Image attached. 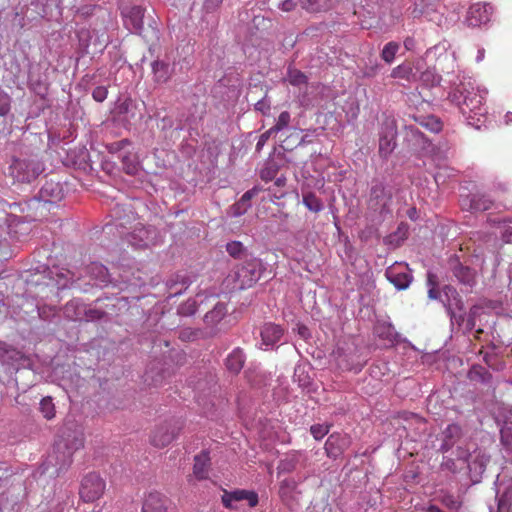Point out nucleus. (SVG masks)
Masks as SVG:
<instances>
[{"label":"nucleus","instance_id":"nucleus-1","mask_svg":"<svg viewBox=\"0 0 512 512\" xmlns=\"http://www.w3.org/2000/svg\"><path fill=\"white\" fill-rule=\"evenodd\" d=\"M84 445L82 427L71 418H66L60 429L52 452L42 464L43 473L58 477L71 466L73 454Z\"/></svg>","mask_w":512,"mask_h":512},{"label":"nucleus","instance_id":"nucleus-2","mask_svg":"<svg viewBox=\"0 0 512 512\" xmlns=\"http://www.w3.org/2000/svg\"><path fill=\"white\" fill-rule=\"evenodd\" d=\"M448 99L458 107L469 126L478 130L485 126L487 110L484 107L483 96L470 80H460L459 83H455L449 92Z\"/></svg>","mask_w":512,"mask_h":512},{"label":"nucleus","instance_id":"nucleus-3","mask_svg":"<svg viewBox=\"0 0 512 512\" xmlns=\"http://www.w3.org/2000/svg\"><path fill=\"white\" fill-rule=\"evenodd\" d=\"M144 14L145 9L142 6H132L122 11L125 27L140 35L151 47L159 41L160 31L155 20H151L146 27L144 26Z\"/></svg>","mask_w":512,"mask_h":512},{"label":"nucleus","instance_id":"nucleus-4","mask_svg":"<svg viewBox=\"0 0 512 512\" xmlns=\"http://www.w3.org/2000/svg\"><path fill=\"white\" fill-rule=\"evenodd\" d=\"M394 188L379 179H373L371 182L368 207L377 212L382 219L392 215V199Z\"/></svg>","mask_w":512,"mask_h":512},{"label":"nucleus","instance_id":"nucleus-5","mask_svg":"<svg viewBox=\"0 0 512 512\" xmlns=\"http://www.w3.org/2000/svg\"><path fill=\"white\" fill-rule=\"evenodd\" d=\"M264 271L262 260L252 255L235 265L230 276L233 277V281L239 289H246L252 287L261 278Z\"/></svg>","mask_w":512,"mask_h":512},{"label":"nucleus","instance_id":"nucleus-6","mask_svg":"<svg viewBox=\"0 0 512 512\" xmlns=\"http://www.w3.org/2000/svg\"><path fill=\"white\" fill-rule=\"evenodd\" d=\"M83 275L81 273L77 274L69 269H59L55 268L49 269L47 268L44 271L43 278L47 279V281L43 282L46 286L56 287L58 290H63L67 288H76L82 292H87L90 287L93 286L90 282H87L82 286L80 284V280Z\"/></svg>","mask_w":512,"mask_h":512},{"label":"nucleus","instance_id":"nucleus-7","mask_svg":"<svg viewBox=\"0 0 512 512\" xmlns=\"http://www.w3.org/2000/svg\"><path fill=\"white\" fill-rule=\"evenodd\" d=\"M44 171V164L35 156L14 157L9 165V175L15 182L31 183Z\"/></svg>","mask_w":512,"mask_h":512},{"label":"nucleus","instance_id":"nucleus-8","mask_svg":"<svg viewBox=\"0 0 512 512\" xmlns=\"http://www.w3.org/2000/svg\"><path fill=\"white\" fill-rule=\"evenodd\" d=\"M184 422L181 418H171L152 431L150 442L154 447L163 448L169 445L183 429Z\"/></svg>","mask_w":512,"mask_h":512},{"label":"nucleus","instance_id":"nucleus-9","mask_svg":"<svg viewBox=\"0 0 512 512\" xmlns=\"http://www.w3.org/2000/svg\"><path fill=\"white\" fill-rule=\"evenodd\" d=\"M397 124L393 117H385L379 130V155L387 159L395 150L397 143Z\"/></svg>","mask_w":512,"mask_h":512},{"label":"nucleus","instance_id":"nucleus-10","mask_svg":"<svg viewBox=\"0 0 512 512\" xmlns=\"http://www.w3.org/2000/svg\"><path fill=\"white\" fill-rule=\"evenodd\" d=\"M494 14V7L490 3L472 4L464 19V24L469 28H480L486 26Z\"/></svg>","mask_w":512,"mask_h":512},{"label":"nucleus","instance_id":"nucleus-11","mask_svg":"<svg viewBox=\"0 0 512 512\" xmlns=\"http://www.w3.org/2000/svg\"><path fill=\"white\" fill-rule=\"evenodd\" d=\"M385 277L399 291L406 290L413 281L412 270L404 263L396 262L386 268Z\"/></svg>","mask_w":512,"mask_h":512},{"label":"nucleus","instance_id":"nucleus-12","mask_svg":"<svg viewBox=\"0 0 512 512\" xmlns=\"http://www.w3.org/2000/svg\"><path fill=\"white\" fill-rule=\"evenodd\" d=\"M104 489V480L96 473H89L81 482L79 494L83 501L93 502L101 497Z\"/></svg>","mask_w":512,"mask_h":512},{"label":"nucleus","instance_id":"nucleus-13","mask_svg":"<svg viewBox=\"0 0 512 512\" xmlns=\"http://www.w3.org/2000/svg\"><path fill=\"white\" fill-rule=\"evenodd\" d=\"M157 236L155 227L139 224L127 234V242L135 248H147L156 244Z\"/></svg>","mask_w":512,"mask_h":512},{"label":"nucleus","instance_id":"nucleus-14","mask_svg":"<svg viewBox=\"0 0 512 512\" xmlns=\"http://www.w3.org/2000/svg\"><path fill=\"white\" fill-rule=\"evenodd\" d=\"M449 269L459 284L472 288L476 285V272L470 266L460 262L456 255L449 258Z\"/></svg>","mask_w":512,"mask_h":512},{"label":"nucleus","instance_id":"nucleus-15","mask_svg":"<svg viewBox=\"0 0 512 512\" xmlns=\"http://www.w3.org/2000/svg\"><path fill=\"white\" fill-rule=\"evenodd\" d=\"M110 222L106 223L104 229L111 226L118 228H126L134 219V213L128 204L115 203L109 210Z\"/></svg>","mask_w":512,"mask_h":512},{"label":"nucleus","instance_id":"nucleus-16","mask_svg":"<svg viewBox=\"0 0 512 512\" xmlns=\"http://www.w3.org/2000/svg\"><path fill=\"white\" fill-rule=\"evenodd\" d=\"M34 198L44 204H57L64 198L63 186L60 182L46 181Z\"/></svg>","mask_w":512,"mask_h":512},{"label":"nucleus","instance_id":"nucleus-17","mask_svg":"<svg viewBox=\"0 0 512 512\" xmlns=\"http://www.w3.org/2000/svg\"><path fill=\"white\" fill-rule=\"evenodd\" d=\"M221 500L225 508L235 509V507L232 504L233 501L238 502L246 500L248 502L249 507H255L258 505L259 497L255 491L235 489L233 491H224Z\"/></svg>","mask_w":512,"mask_h":512},{"label":"nucleus","instance_id":"nucleus-18","mask_svg":"<svg viewBox=\"0 0 512 512\" xmlns=\"http://www.w3.org/2000/svg\"><path fill=\"white\" fill-rule=\"evenodd\" d=\"M27 85L28 88L41 99H46L50 84L47 75L41 72L38 66L30 68Z\"/></svg>","mask_w":512,"mask_h":512},{"label":"nucleus","instance_id":"nucleus-19","mask_svg":"<svg viewBox=\"0 0 512 512\" xmlns=\"http://www.w3.org/2000/svg\"><path fill=\"white\" fill-rule=\"evenodd\" d=\"M351 438L348 435L339 433L331 434L325 442V451L329 458L338 459L350 447Z\"/></svg>","mask_w":512,"mask_h":512},{"label":"nucleus","instance_id":"nucleus-20","mask_svg":"<svg viewBox=\"0 0 512 512\" xmlns=\"http://www.w3.org/2000/svg\"><path fill=\"white\" fill-rule=\"evenodd\" d=\"M490 456L479 450L475 451L471 459L468 461L469 477L473 484L480 483L486 470Z\"/></svg>","mask_w":512,"mask_h":512},{"label":"nucleus","instance_id":"nucleus-21","mask_svg":"<svg viewBox=\"0 0 512 512\" xmlns=\"http://www.w3.org/2000/svg\"><path fill=\"white\" fill-rule=\"evenodd\" d=\"M153 82L157 85L166 84L174 74V65H171L168 58H157L151 63Z\"/></svg>","mask_w":512,"mask_h":512},{"label":"nucleus","instance_id":"nucleus-22","mask_svg":"<svg viewBox=\"0 0 512 512\" xmlns=\"http://www.w3.org/2000/svg\"><path fill=\"white\" fill-rule=\"evenodd\" d=\"M405 139L415 151L429 153L433 150L432 142L423 132L413 125L406 127Z\"/></svg>","mask_w":512,"mask_h":512},{"label":"nucleus","instance_id":"nucleus-23","mask_svg":"<svg viewBox=\"0 0 512 512\" xmlns=\"http://www.w3.org/2000/svg\"><path fill=\"white\" fill-rule=\"evenodd\" d=\"M171 374L172 371L169 368H165L160 361H153L145 371L144 380L149 385L158 386L170 377Z\"/></svg>","mask_w":512,"mask_h":512},{"label":"nucleus","instance_id":"nucleus-24","mask_svg":"<svg viewBox=\"0 0 512 512\" xmlns=\"http://www.w3.org/2000/svg\"><path fill=\"white\" fill-rule=\"evenodd\" d=\"M170 500L159 492H150L143 500L142 512H167Z\"/></svg>","mask_w":512,"mask_h":512},{"label":"nucleus","instance_id":"nucleus-25","mask_svg":"<svg viewBox=\"0 0 512 512\" xmlns=\"http://www.w3.org/2000/svg\"><path fill=\"white\" fill-rule=\"evenodd\" d=\"M442 293L444 296V299H442V303L445 307L446 312L454 310L463 312L465 307L464 301L454 286L449 284L444 285L442 287Z\"/></svg>","mask_w":512,"mask_h":512},{"label":"nucleus","instance_id":"nucleus-26","mask_svg":"<svg viewBox=\"0 0 512 512\" xmlns=\"http://www.w3.org/2000/svg\"><path fill=\"white\" fill-rule=\"evenodd\" d=\"M463 431L460 425L456 423L449 424L442 432V443L439 451L446 453L462 438Z\"/></svg>","mask_w":512,"mask_h":512},{"label":"nucleus","instance_id":"nucleus-27","mask_svg":"<svg viewBox=\"0 0 512 512\" xmlns=\"http://www.w3.org/2000/svg\"><path fill=\"white\" fill-rule=\"evenodd\" d=\"M494 204V201L489 195L484 193H474L463 200V207L468 206V209L474 212H484L489 210Z\"/></svg>","mask_w":512,"mask_h":512},{"label":"nucleus","instance_id":"nucleus-28","mask_svg":"<svg viewBox=\"0 0 512 512\" xmlns=\"http://www.w3.org/2000/svg\"><path fill=\"white\" fill-rule=\"evenodd\" d=\"M284 335V328L275 323H265L260 330L262 344L266 346H274Z\"/></svg>","mask_w":512,"mask_h":512},{"label":"nucleus","instance_id":"nucleus-29","mask_svg":"<svg viewBox=\"0 0 512 512\" xmlns=\"http://www.w3.org/2000/svg\"><path fill=\"white\" fill-rule=\"evenodd\" d=\"M246 355L240 347L234 348L225 358L224 366L232 375H238L244 367Z\"/></svg>","mask_w":512,"mask_h":512},{"label":"nucleus","instance_id":"nucleus-30","mask_svg":"<svg viewBox=\"0 0 512 512\" xmlns=\"http://www.w3.org/2000/svg\"><path fill=\"white\" fill-rule=\"evenodd\" d=\"M193 282L190 275L186 273H175L170 276L166 282V286L171 293V296L182 294Z\"/></svg>","mask_w":512,"mask_h":512},{"label":"nucleus","instance_id":"nucleus-31","mask_svg":"<svg viewBox=\"0 0 512 512\" xmlns=\"http://www.w3.org/2000/svg\"><path fill=\"white\" fill-rule=\"evenodd\" d=\"M85 274L95 281V285L105 286L110 282L108 269L97 262H92L84 269Z\"/></svg>","mask_w":512,"mask_h":512},{"label":"nucleus","instance_id":"nucleus-32","mask_svg":"<svg viewBox=\"0 0 512 512\" xmlns=\"http://www.w3.org/2000/svg\"><path fill=\"white\" fill-rule=\"evenodd\" d=\"M466 376L470 382L482 384L485 386L492 385V374L486 367L480 364H473L468 370Z\"/></svg>","mask_w":512,"mask_h":512},{"label":"nucleus","instance_id":"nucleus-33","mask_svg":"<svg viewBox=\"0 0 512 512\" xmlns=\"http://www.w3.org/2000/svg\"><path fill=\"white\" fill-rule=\"evenodd\" d=\"M261 189L253 187L246 191L242 197L231 206V214L234 217H239L247 212L251 206V199L255 197Z\"/></svg>","mask_w":512,"mask_h":512},{"label":"nucleus","instance_id":"nucleus-34","mask_svg":"<svg viewBox=\"0 0 512 512\" xmlns=\"http://www.w3.org/2000/svg\"><path fill=\"white\" fill-rule=\"evenodd\" d=\"M419 70L420 68L418 66L414 67L411 63L404 62L398 65L397 67L393 68L391 72V77L404 79L409 82H414L418 80L417 73Z\"/></svg>","mask_w":512,"mask_h":512},{"label":"nucleus","instance_id":"nucleus-35","mask_svg":"<svg viewBox=\"0 0 512 512\" xmlns=\"http://www.w3.org/2000/svg\"><path fill=\"white\" fill-rule=\"evenodd\" d=\"M210 466L209 451L202 450L194 457L193 473L197 479L207 478L208 468Z\"/></svg>","mask_w":512,"mask_h":512},{"label":"nucleus","instance_id":"nucleus-36","mask_svg":"<svg viewBox=\"0 0 512 512\" xmlns=\"http://www.w3.org/2000/svg\"><path fill=\"white\" fill-rule=\"evenodd\" d=\"M301 7L309 13L325 12L335 6L338 0H299Z\"/></svg>","mask_w":512,"mask_h":512},{"label":"nucleus","instance_id":"nucleus-37","mask_svg":"<svg viewBox=\"0 0 512 512\" xmlns=\"http://www.w3.org/2000/svg\"><path fill=\"white\" fill-rule=\"evenodd\" d=\"M225 250L230 257L238 260L239 262H242L253 255L242 242L236 240L227 242Z\"/></svg>","mask_w":512,"mask_h":512},{"label":"nucleus","instance_id":"nucleus-38","mask_svg":"<svg viewBox=\"0 0 512 512\" xmlns=\"http://www.w3.org/2000/svg\"><path fill=\"white\" fill-rule=\"evenodd\" d=\"M119 159L126 174L136 175L138 173L140 163L136 153H134L131 148L122 153Z\"/></svg>","mask_w":512,"mask_h":512},{"label":"nucleus","instance_id":"nucleus-39","mask_svg":"<svg viewBox=\"0 0 512 512\" xmlns=\"http://www.w3.org/2000/svg\"><path fill=\"white\" fill-rule=\"evenodd\" d=\"M86 307L80 299H72L64 306V314L71 320H82L84 319Z\"/></svg>","mask_w":512,"mask_h":512},{"label":"nucleus","instance_id":"nucleus-40","mask_svg":"<svg viewBox=\"0 0 512 512\" xmlns=\"http://www.w3.org/2000/svg\"><path fill=\"white\" fill-rule=\"evenodd\" d=\"M375 334L383 340H386L390 345L398 342L399 334L391 323H379L374 328Z\"/></svg>","mask_w":512,"mask_h":512},{"label":"nucleus","instance_id":"nucleus-41","mask_svg":"<svg viewBox=\"0 0 512 512\" xmlns=\"http://www.w3.org/2000/svg\"><path fill=\"white\" fill-rule=\"evenodd\" d=\"M22 353L13 346L0 341V362L3 364H12L22 359Z\"/></svg>","mask_w":512,"mask_h":512},{"label":"nucleus","instance_id":"nucleus-42","mask_svg":"<svg viewBox=\"0 0 512 512\" xmlns=\"http://www.w3.org/2000/svg\"><path fill=\"white\" fill-rule=\"evenodd\" d=\"M227 312V305L223 302H218L212 310L205 314L203 320L207 325L214 326L226 316Z\"/></svg>","mask_w":512,"mask_h":512},{"label":"nucleus","instance_id":"nucleus-43","mask_svg":"<svg viewBox=\"0 0 512 512\" xmlns=\"http://www.w3.org/2000/svg\"><path fill=\"white\" fill-rule=\"evenodd\" d=\"M95 301L100 309L105 312V317L109 321L118 314L117 302L119 299L117 297L98 298Z\"/></svg>","mask_w":512,"mask_h":512},{"label":"nucleus","instance_id":"nucleus-44","mask_svg":"<svg viewBox=\"0 0 512 512\" xmlns=\"http://www.w3.org/2000/svg\"><path fill=\"white\" fill-rule=\"evenodd\" d=\"M416 121L421 127L432 133H439L443 128L442 121L435 115L419 116Z\"/></svg>","mask_w":512,"mask_h":512},{"label":"nucleus","instance_id":"nucleus-45","mask_svg":"<svg viewBox=\"0 0 512 512\" xmlns=\"http://www.w3.org/2000/svg\"><path fill=\"white\" fill-rule=\"evenodd\" d=\"M298 483L293 478H287L281 481L279 487V496L283 501L293 498V494L297 492Z\"/></svg>","mask_w":512,"mask_h":512},{"label":"nucleus","instance_id":"nucleus-46","mask_svg":"<svg viewBox=\"0 0 512 512\" xmlns=\"http://www.w3.org/2000/svg\"><path fill=\"white\" fill-rule=\"evenodd\" d=\"M418 80L426 87H435L440 84L441 76L436 73L435 69L427 68L420 73Z\"/></svg>","mask_w":512,"mask_h":512},{"label":"nucleus","instance_id":"nucleus-47","mask_svg":"<svg viewBox=\"0 0 512 512\" xmlns=\"http://www.w3.org/2000/svg\"><path fill=\"white\" fill-rule=\"evenodd\" d=\"M302 202L305 207L311 211L318 213L323 210L324 206L320 198L313 192H307L303 194Z\"/></svg>","mask_w":512,"mask_h":512},{"label":"nucleus","instance_id":"nucleus-48","mask_svg":"<svg viewBox=\"0 0 512 512\" xmlns=\"http://www.w3.org/2000/svg\"><path fill=\"white\" fill-rule=\"evenodd\" d=\"M84 319L86 321L96 322L103 321L108 322L109 320L105 317V312H103L96 301L86 307V312Z\"/></svg>","mask_w":512,"mask_h":512},{"label":"nucleus","instance_id":"nucleus-49","mask_svg":"<svg viewBox=\"0 0 512 512\" xmlns=\"http://www.w3.org/2000/svg\"><path fill=\"white\" fill-rule=\"evenodd\" d=\"M279 169L280 165L275 160L268 159L260 171V178L265 182H269L276 177Z\"/></svg>","mask_w":512,"mask_h":512},{"label":"nucleus","instance_id":"nucleus-50","mask_svg":"<svg viewBox=\"0 0 512 512\" xmlns=\"http://www.w3.org/2000/svg\"><path fill=\"white\" fill-rule=\"evenodd\" d=\"M129 148H132V142L127 138L106 145L107 151L110 154L116 155L118 159L120 158V155Z\"/></svg>","mask_w":512,"mask_h":512},{"label":"nucleus","instance_id":"nucleus-51","mask_svg":"<svg viewBox=\"0 0 512 512\" xmlns=\"http://www.w3.org/2000/svg\"><path fill=\"white\" fill-rule=\"evenodd\" d=\"M39 410L46 420H52L56 415L52 397L46 396L42 398L39 404Z\"/></svg>","mask_w":512,"mask_h":512},{"label":"nucleus","instance_id":"nucleus-52","mask_svg":"<svg viewBox=\"0 0 512 512\" xmlns=\"http://www.w3.org/2000/svg\"><path fill=\"white\" fill-rule=\"evenodd\" d=\"M482 306L473 305L470 307L468 313H466L465 333H470L476 326V319L482 313Z\"/></svg>","mask_w":512,"mask_h":512},{"label":"nucleus","instance_id":"nucleus-53","mask_svg":"<svg viewBox=\"0 0 512 512\" xmlns=\"http://www.w3.org/2000/svg\"><path fill=\"white\" fill-rule=\"evenodd\" d=\"M198 309V303L195 299L189 298L177 307V314L182 317L193 316Z\"/></svg>","mask_w":512,"mask_h":512},{"label":"nucleus","instance_id":"nucleus-54","mask_svg":"<svg viewBox=\"0 0 512 512\" xmlns=\"http://www.w3.org/2000/svg\"><path fill=\"white\" fill-rule=\"evenodd\" d=\"M287 80L293 86H301L307 83V76L300 70L292 67L287 69Z\"/></svg>","mask_w":512,"mask_h":512},{"label":"nucleus","instance_id":"nucleus-55","mask_svg":"<svg viewBox=\"0 0 512 512\" xmlns=\"http://www.w3.org/2000/svg\"><path fill=\"white\" fill-rule=\"evenodd\" d=\"M510 509H512V483L499 498L497 512H509Z\"/></svg>","mask_w":512,"mask_h":512},{"label":"nucleus","instance_id":"nucleus-56","mask_svg":"<svg viewBox=\"0 0 512 512\" xmlns=\"http://www.w3.org/2000/svg\"><path fill=\"white\" fill-rule=\"evenodd\" d=\"M399 48V43L394 41L388 42L382 49L381 58L388 64L392 63Z\"/></svg>","mask_w":512,"mask_h":512},{"label":"nucleus","instance_id":"nucleus-57","mask_svg":"<svg viewBox=\"0 0 512 512\" xmlns=\"http://www.w3.org/2000/svg\"><path fill=\"white\" fill-rule=\"evenodd\" d=\"M447 314L450 318V323H451L452 328H454L455 326H457L458 330L461 329L462 327L465 328V323H466V319H467L465 309L463 310V312L454 310V311L447 312Z\"/></svg>","mask_w":512,"mask_h":512},{"label":"nucleus","instance_id":"nucleus-58","mask_svg":"<svg viewBox=\"0 0 512 512\" xmlns=\"http://www.w3.org/2000/svg\"><path fill=\"white\" fill-rule=\"evenodd\" d=\"M12 99L10 95L0 88V116H6L11 110Z\"/></svg>","mask_w":512,"mask_h":512},{"label":"nucleus","instance_id":"nucleus-59","mask_svg":"<svg viewBox=\"0 0 512 512\" xmlns=\"http://www.w3.org/2000/svg\"><path fill=\"white\" fill-rule=\"evenodd\" d=\"M331 425L326 424H313L310 427V432L315 440H321L329 433Z\"/></svg>","mask_w":512,"mask_h":512},{"label":"nucleus","instance_id":"nucleus-60","mask_svg":"<svg viewBox=\"0 0 512 512\" xmlns=\"http://www.w3.org/2000/svg\"><path fill=\"white\" fill-rule=\"evenodd\" d=\"M294 379L298 381L301 387L307 388L311 384V378L307 373H305L304 369L301 367L295 368Z\"/></svg>","mask_w":512,"mask_h":512},{"label":"nucleus","instance_id":"nucleus-61","mask_svg":"<svg viewBox=\"0 0 512 512\" xmlns=\"http://www.w3.org/2000/svg\"><path fill=\"white\" fill-rule=\"evenodd\" d=\"M289 123H290V114L288 111H283L280 113L276 124L271 128L275 133H278L279 131L286 128L289 125Z\"/></svg>","mask_w":512,"mask_h":512},{"label":"nucleus","instance_id":"nucleus-62","mask_svg":"<svg viewBox=\"0 0 512 512\" xmlns=\"http://www.w3.org/2000/svg\"><path fill=\"white\" fill-rule=\"evenodd\" d=\"M201 330L185 328L180 331L179 338L183 341H195L199 338Z\"/></svg>","mask_w":512,"mask_h":512},{"label":"nucleus","instance_id":"nucleus-63","mask_svg":"<svg viewBox=\"0 0 512 512\" xmlns=\"http://www.w3.org/2000/svg\"><path fill=\"white\" fill-rule=\"evenodd\" d=\"M271 102L267 97V91L265 95L254 104V109L263 115H267L270 111Z\"/></svg>","mask_w":512,"mask_h":512},{"label":"nucleus","instance_id":"nucleus-64","mask_svg":"<svg viewBox=\"0 0 512 512\" xmlns=\"http://www.w3.org/2000/svg\"><path fill=\"white\" fill-rule=\"evenodd\" d=\"M108 95V88L106 86H97L92 91V98L99 103L106 100Z\"/></svg>","mask_w":512,"mask_h":512}]
</instances>
